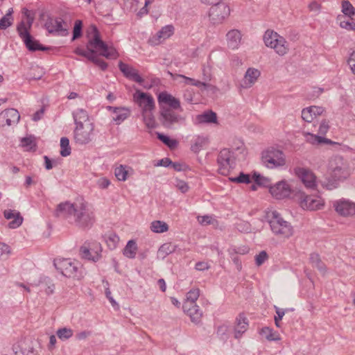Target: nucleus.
I'll use <instances>...</instances> for the list:
<instances>
[{
  "label": "nucleus",
  "mask_w": 355,
  "mask_h": 355,
  "mask_svg": "<svg viewBox=\"0 0 355 355\" xmlns=\"http://www.w3.org/2000/svg\"><path fill=\"white\" fill-rule=\"evenodd\" d=\"M32 26H28V22L21 21L17 26V31L19 37L24 41L26 48L31 51L37 50L45 51L47 48L42 46L38 41L34 40L29 33Z\"/></svg>",
  "instance_id": "1a4fd4ad"
},
{
  "label": "nucleus",
  "mask_w": 355,
  "mask_h": 355,
  "mask_svg": "<svg viewBox=\"0 0 355 355\" xmlns=\"http://www.w3.org/2000/svg\"><path fill=\"white\" fill-rule=\"evenodd\" d=\"M73 116L76 125L91 122L87 111L83 109H78L73 112Z\"/></svg>",
  "instance_id": "c9c22d12"
},
{
  "label": "nucleus",
  "mask_w": 355,
  "mask_h": 355,
  "mask_svg": "<svg viewBox=\"0 0 355 355\" xmlns=\"http://www.w3.org/2000/svg\"><path fill=\"white\" fill-rule=\"evenodd\" d=\"M342 12L349 17L355 15V8L348 1H343L342 3Z\"/></svg>",
  "instance_id": "8fccbe9b"
},
{
  "label": "nucleus",
  "mask_w": 355,
  "mask_h": 355,
  "mask_svg": "<svg viewBox=\"0 0 355 355\" xmlns=\"http://www.w3.org/2000/svg\"><path fill=\"white\" fill-rule=\"evenodd\" d=\"M178 76L184 80V83L196 86L200 89L202 88V85L203 82L187 77L184 75H178Z\"/></svg>",
  "instance_id": "5fc2aeb1"
},
{
  "label": "nucleus",
  "mask_w": 355,
  "mask_h": 355,
  "mask_svg": "<svg viewBox=\"0 0 355 355\" xmlns=\"http://www.w3.org/2000/svg\"><path fill=\"white\" fill-rule=\"evenodd\" d=\"M150 230L155 233H164L168 230V225L162 220H154L150 223Z\"/></svg>",
  "instance_id": "58836bf2"
},
{
  "label": "nucleus",
  "mask_w": 355,
  "mask_h": 355,
  "mask_svg": "<svg viewBox=\"0 0 355 355\" xmlns=\"http://www.w3.org/2000/svg\"><path fill=\"white\" fill-rule=\"evenodd\" d=\"M252 179L258 185L263 187H269L271 182L269 178L263 176L257 173H253Z\"/></svg>",
  "instance_id": "79ce46f5"
},
{
  "label": "nucleus",
  "mask_w": 355,
  "mask_h": 355,
  "mask_svg": "<svg viewBox=\"0 0 355 355\" xmlns=\"http://www.w3.org/2000/svg\"><path fill=\"white\" fill-rule=\"evenodd\" d=\"M64 23L63 19L61 18L48 16L44 24V27L51 34L66 36L68 35V29L63 27Z\"/></svg>",
  "instance_id": "2eb2a0df"
},
{
  "label": "nucleus",
  "mask_w": 355,
  "mask_h": 355,
  "mask_svg": "<svg viewBox=\"0 0 355 355\" xmlns=\"http://www.w3.org/2000/svg\"><path fill=\"white\" fill-rule=\"evenodd\" d=\"M348 64L352 71V73L355 75V51H354L351 54L348 59Z\"/></svg>",
  "instance_id": "774afa93"
},
{
  "label": "nucleus",
  "mask_w": 355,
  "mask_h": 355,
  "mask_svg": "<svg viewBox=\"0 0 355 355\" xmlns=\"http://www.w3.org/2000/svg\"><path fill=\"white\" fill-rule=\"evenodd\" d=\"M340 26L343 28L347 30H355V23L349 21H342Z\"/></svg>",
  "instance_id": "338daca9"
},
{
  "label": "nucleus",
  "mask_w": 355,
  "mask_h": 355,
  "mask_svg": "<svg viewBox=\"0 0 355 355\" xmlns=\"http://www.w3.org/2000/svg\"><path fill=\"white\" fill-rule=\"evenodd\" d=\"M82 27H83V22L81 20H76L75 21L73 30V38L72 40H74L76 38L79 37L81 35L82 32Z\"/></svg>",
  "instance_id": "603ef678"
},
{
  "label": "nucleus",
  "mask_w": 355,
  "mask_h": 355,
  "mask_svg": "<svg viewBox=\"0 0 355 355\" xmlns=\"http://www.w3.org/2000/svg\"><path fill=\"white\" fill-rule=\"evenodd\" d=\"M266 221L269 223L272 232L281 239H288L294 233L293 227L285 220L281 214L272 208L265 211Z\"/></svg>",
  "instance_id": "20e7f679"
},
{
  "label": "nucleus",
  "mask_w": 355,
  "mask_h": 355,
  "mask_svg": "<svg viewBox=\"0 0 355 355\" xmlns=\"http://www.w3.org/2000/svg\"><path fill=\"white\" fill-rule=\"evenodd\" d=\"M157 100L159 104L167 105L174 110H178L181 108L179 99L176 98L173 95L166 92H162L159 93L157 97Z\"/></svg>",
  "instance_id": "393cba45"
},
{
  "label": "nucleus",
  "mask_w": 355,
  "mask_h": 355,
  "mask_svg": "<svg viewBox=\"0 0 355 355\" xmlns=\"http://www.w3.org/2000/svg\"><path fill=\"white\" fill-rule=\"evenodd\" d=\"M309 9L311 12L319 13L321 9V5L317 1H312L309 4Z\"/></svg>",
  "instance_id": "0e129e2a"
},
{
  "label": "nucleus",
  "mask_w": 355,
  "mask_h": 355,
  "mask_svg": "<svg viewBox=\"0 0 355 355\" xmlns=\"http://www.w3.org/2000/svg\"><path fill=\"white\" fill-rule=\"evenodd\" d=\"M268 258V255L265 251L261 252L255 257V261L257 266H261Z\"/></svg>",
  "instance_id": "052dcab7"
},
{
  "label": "nucleus",
  "mask_w": 355,
  "mask_h": 355,
  "mask_svg": "<svg viewBox=\"0 0 355 355\" xmlns=\"http://www.w3.org/2000/svg\"><path fill=\"white\" fill-rule=\"evenodd\" d=\"M270 194L276 199H284L289 198L293 193L288 181L283 180L269 187Z\"/></svg>",
  "instance_id": "4468645a"
},
{
  "label": "nucleus",
  "mask_w": 355,
  "mask_h": 355,
  "mask_svg": "<svg viewBox=\"0 0 355 355\" xmlns=\"http://www.w3.org/2000/svg\"><path fill=\"white\" fill-rule=\"evenodd\" d=\"M132 169L126 165H119L114 169V175L119 181H125L128 176L132 174Z\"/></svg>",
  "instance_id": "2f4dec72"
},
{
  "label": "nucleus",
  "mask_w": 355,
  "mask_h": 355,
  "mask_svg": "<svg viewBox=\"0 0 355 355\" xmlns=\"http://www.w3.org/2000/svg\"><path fill=\"white\" fill-rule=\"evenodd\" d=\"M298 202L304 210L317 211L324 208V200L318 195H307L304 192L298 194Z\"/></svg>",
  "instance_id": "9d476101"
},
{
  "label": "nucleus",
  "mask_w": 355,
  "mask_h": 355,
  "mask_svg": "<svg viewBox=\"0 0 355 355\" xmlns=\"http://www.w3.org/2000/svg\"><path fill=\"white\" fill-rule=\"evenodd\" d=\"M173 251V247L170 243H164L159 248L157 256L162 259L171 254Z\"/></svg>",
  "instance_id": "49530a36"
},
{
  "label": "nucleus",
  "mask_w": 355,
  "mask_h": 355,
  "mask_svg": "<svg viewBox=\"0 0 355 355\" xmlns=\"http://www.w3.org/2000/svg\"><path fill=\"white\" fill-rule=\"evenodd\" d=\"M259 334L268 341H279L281 336L277 331L269 327H264L259 331Z\"/></svg>",
  "instance_id": "473e14b6"
},
{
  "label": "nucleus",
  "mask_w": 355,
  "mask_h": 355,
  "mask_svg": "<svg viewBox=\"0 0 355 355\" xmlns=\"http://www.w3.org/2000/svg\"><path fill=\"white\" fill-rule=\"evenodd\" d=\"M294 173L306 188L315 189L316 187V176L310 169L297 167L294 169Z\"/></svg>",
  "instance_id": "dca6fc26"
},
{
  "label": "nucleus",
  "mask_w": 355,
  "mask_h": 355,
  "mask_svg": "<svg viewBox=\"0 0 355 355\" xmlns=\"http://www.w3.org/2000/svg\"><path fill=\"white\" fill-rule=\"evenodd\" d=\"M336 211L344 217H349L355 215V202L346 199H340L333 202Z\"/></svg>",
  "instance_id": "f3484780"
},
{
  "label": "nucleus",
  "mask_w": 355,
  "mask_h": 355,
  "mask_svg": "<svg viewBox=\"0 0 355 355\" xmlns=\"http://www.w3.org/2000/svg\"><path fill=\"white\" fill-rule=\"evenodd\" d=\"M175 186L183 193H187L189 189L188 184L185 181L180 179L175 180Z\"/></svg>",
  "instance_id": "864d4df0"
},
{
  "label": "nucleus",
  "mask_w": 355,
  "mask_h": 355,
  "mask_svg": "<svg viewBox=\"0 0 355 355\" xmlns=\"http://www.w3.org/2000/svg\"><path fill=\"white\" fill-rule=\"evenodd\" d=\"M248 320L243 315H239L236 319L234 326V338H240L248 329Z\"/></svg>",
  "instance_id": "cd10ccee"
},
{
  "label": "nucleus",
  "mask_w": 355,
  "mask_h": 355,
  "mask_svg": "<svg viewBox=\"0 0 355 355\" xmlns=\"http://www.w3.org/2000/svg\"><path fill=\"white\" fill-rule=\"evenodd\" d=\"M161 116L163 119V124L166 127H170L173 124L184 120L181 116L177 114L168 108L164 109L161 112Z\"/></svg>",
  "instance_id": "bb28decb"
},
{
  "label": "nucleus",
  "mask_w": 355,
  "mask_h": 355,
  "mask_svg": "<svg viewBox=\"0 0 355 355\" xmlns=\"http://www.w3.org/2000/svg\"><path fill=\"white\" fill-rule=\"evenodd\" d=\"M4 216L8 220H11L8 224V227L12 229H15L19 227L22 222L23 218L20 216L19 212L15 210H5Z\"/></svg>",
  "instance_id": "7c9ffc66"
},
{
  "label": "nucleus",
  "mask_w": 355,
  "mask_h": 355,
  "mask_svg": "<svg viewBox=\"0 0 355 355\" xmlns=\"http://www.w3.org/2000/svg\"><path fill=\"white\" fill-rule=\"evenodd\" d=\"M56 334L60 340H64L70 338L73 336V331L70 328L63 327L58 329Z\"/></svg>",
  "instance_id": "de8ad7c7"
},
{
  "label": "nucleus",
  "mask_w": 355,
  "mask_h": 355,
  "mask_svg": "<svg viewBox=\"0 0 355 355\" xmlns=\"http://www.w3.org/2000/svg\"><path fill=\"white\" fill-rule=\"evenodd\" d=\"M227 46L230 49L236 50L239 48L242 42V34L237 29H232L226 34Z\"/></svg>",
  "instance_id": "b1692460"
},
{
  "label": "nucleus",
  "mask_w": 355,
  "mask_h": 355,
  "mask_svg": "<svg viewBox=\"0 0 355 355\" xmlns=\"http://www.w3.org/2000/svg\"><path fill=\"white\" fill-rule=\"evenodd\" d=\"M343 181L341 179L329 175L321 181V185L327 190H333L338 188L340 182Z\"/></svg>",
  "instance_id": "f704fd0d"
},
{
  "label": "nucleus",
  "mask_w": 355,
  "mask_h": 355,
  "mask_svg": "<svg viewBox=\"0 0 355 355\" xmlns=\"http://www.w3.org/2000/svg\"><path fill=\"white\" fill-rule=\"evenodd\" d=\"M60 155L67 157L71 153V148L69 146V141L67 137H62L60 139Z\"/></svg>",
  "instance_id": "a18cd8bd"
},
{
  "label": "nucleus",
  "mask_w": 355,
  "mask_h": 355,
  "mask_svg": "<svg viewBox=\"0 0 355 355\" xmlns=\"http://www.w3.org/2000/svg\"><path fill=\"white\" fill-rule=\"evenodd\" d=\"M157 138L161 140L164 144L168 146L170 148H174L177 146L178 142L175 139H172L168 137L161 134L159 132H157Z\"/></svg>",
  "instance_id": "09e8293b"
},
{
  "label": "nucleus",
  "mask_w": 355,
  "mask_h": 355,
  "mask_svg": "<svg viewBox=\"0 0 355 355\" xmlns=\"http://www.w3.org/2000/svg\"><path fill=\"white\" fill-rule=\"evenodd\" d=\"M133 101L141 111V116L145 125L149 129L155 128L156 127L154 115L155 102L153 96L149 93L136 89L133 94Z\"/></svg>",
  "instance_id": "7ed1b4c3"
},
{
  "label": "nucleus",
  "mask_w": 355,
  "mask_h": 355,
  "mask_svg": "<svg viewBox=\"0 0 355 355\" xmlns=\"http://www.w3.org/2000/svg\"><path fill=\"white\" fill-rule=\"evenodd\" d=\"M230 180L239 184H249L251 182L250 176L248 174L241 172L236 177H230Z\"/></svg>",
  "instance_id": "c03bdc74"
},
{
  "label": "nucleus",
  "mask_w": 355,
  "mask_h": 355,
  "mask_svg": "<svg viewBox=\"0 0 355 355\" xmlns=\"http://www.w3.org/2000/svg\"><path fill=\"white\" fill-rule=\"evenodd\" d=\"M324 108L318 106H311L302 111V118L306 122H311L318 116L322 114Z\"/></svg>",
  "instance_id": "c85d7f7f"
},
{
  "label": "nucleus",
  "mask_w": 355,
  "mask_h": 355,
  "mask_svg": "<svg viewBox=\"0 0 355 355\" xmlns=\"http://www.w3.org/2000/svg\"><path fill=\"white\" fill-rule=\"evenodd\" d=\"M261 76L259 69L254 67H249L244 73L241 81L240 87L242 89H248L253 87Z\"/></svg>",
  "instance_id": "6ab92c4d"
},
{
  "label": "nucleus",
  "mask_w": 355,
  "mask_h": 355,
  "mask_svg": "<svg viewBox=\"0 0 355 355\" xmlns=\"http://www.w3.org/2000/svg\"><path fill=\"white\" fill-rule=\"evenodd\" d=\"M101 251L102 248L98 243H94L91 247L84 245L80 250V255L83 258L94 262L101 258Z\"/></svg>",
  "instance_id": "aec40b11"
},
{
  "label": "nucleus",
  "mask_w": 355,
  "mask_h": 355,
  "mask_svg": "<svg viewBox=\"0 0 355 355\" xmlns=\"http://www.w3.org/2000/svg\"><path fill=\"white\" fill-rule=\"evenodd\" d=\"M261 160L263 165L270 169L283 167L286 164L284 152L275 146L268 147L262 152Z\"/></svg>",
  "instance_id": "423d86ee"
},
{
  "label": "nucleus",
  "mask_w": 355,
  "mask_h": 355,
  "mask_svg": "<svg viewBox=\"0 0 355 355\" xmlns=\"http://www.w3.org/2000/svg\"><path fill=\"white\" fill-rule=\"evenodd\" d=\"M107 110L112 112V119L116 125L121 124L130 115V110L125 107L108 106Z\"/></svg>",
  "instance_id": "5701e85b"
},
{
  "label": "nucleus",
  "mask_w": 355,
  "mask_h": 355,
  "mask_svg": "<svg viewBox=\"0 0 355 355\" xmlns=\"http://www.w3.org/2000/svg\"><path fill=\"white\" fill-rule=\"evenodd\" d=\"M21 146L27 151L34 150L36 147L35 138L33 136L22 138Z\"/></svg>",
  "instance_id": "ea45409f"
},
{
  "label": "nucleus",
  "mask_w": 355,
  "mask_h": 355,
  "mask_svg": "<svg viewBox=\"0 0 355 355\" xmlns=\"http://www.w3.org/2000/svg\"><path fill=\"white\" fill-rule=\"evenodd\" d=\"M23 14L26 17V21L28 22V26H32L34 21L33 15L26 8L23 9Z\"/></svg>",
  "instance_id": "e2e57ef3"
},
{
  "label": "nucleus",
  "mask_w": 355,
  "mask_h": 355,
  "mask_svg": "<svg viewBox=\"0 0 355 355\" xmlns=\"http://www.w3.org/2000/svg\"><path fill=\"white\" fill-rule=\"evenodd\" d=\"M20 119L19 112L14 108L6 109L0 113V126H11L18 123Z\"/></svg>",
  "instance_id": "a211bd4d"
},
{
  "label": "nucleus",
  "mask_w": 355,
  "mask_h": 355,
  "mask_svg": "<svg viewBox=\"0 0 355 355\" xmlns=\"http://www.w3.org/2000/svg\"><path fill=\"white\" fill-rule=\"evenodd\" d=\"M200 291L198 288L191 289L187 293L186 300L184 303L196 304V301L198 299Z\"/></svg>",
  "instance_id": "37998d69"
},
{
  "label": "nucleus",
  "mask_w": 355,
  "mask_h": 355,
  "mask_svg": "<svg viewBox=\"0 0 355 355\" xmlns=\"http://www.w3.org/2000/svg\"><path fill=\"white\" fill-rule=\"evenodd\" d=\"M194 96V92L192 89H186L184 92V99L188 103H192Z\"/></svg>",
  "instance_id": "69168bd1"
},
{
  "label": "nucleus",
  "mask_w": 355,
  "mask_h": 355,
  "mask_svg": "<svg viewBox=\"0 0 355 355\" xmlns=\"http://www.w3.org/2000/svg\"><path fill=\"white\" fill-rule=\"evenodd\" d=\"M53 263L57 270L66 277L80 279L83 277L82 266L77 261L56 259Z\"/></svg>",
  "instance_id": "39448f33"
},
{
  "label": "nucleus",
  "mask_w": 355,
  "mask_h": 355,
  "mask_svg": "<svg viewBox=\"0 0 355 355\" xmlns=\"http://www.w3.org/2000/svg\"><path fill=\"white\" fill-rule=\"evenodd\" d=\"M182 309L184 312L190 317L193 322L198 323L200 321L202 313L196 304L184 303Z\"/></svg>",
  "instance_id": "a878e982"
},
{
  "label": "nucleus",
  "mask_w": 355,
  "mask_h": 355,
  "mask_svg": "<svg viewBox=\"0 0 355 355\" xmlns=\"http://www.w3.org/2000/svg\"><path fill=\"white\" fill-rule=\"evenodd\" d=\"M87 49V50H84L77 48L75 53L77 55L87 58L89 60L93 59L96 52L108 59H115L118 56L116 49L113 46L105 44L100 38L99 33L96 28H94L93 37L89 40Z\"/></svg>",
  "instance_id": "f03ea898"
},
{
  "label": "nucleus",
  "mask_w": 355,
  "mask_h": 355,
  "mask_svg": "<svg viewBox=\"0 0 355 355\" xmlns=\"http://www.w3.org/2000/svg\"><path fill=\"white\" fill-rule=\"evenodd\" d=\"M105 241L107 247L113 250L116 248L119 241V237L114 233H109L105 236Z\"/></svg>",
  "instance_id": "a19ab883"
},
{
  "label": "nucleus",
  "mask_w": 355,
  "mask_h": 355,
  "mask_svg": "<svg viewBox=\"0 0 355 355\" xmlns=\"http://www.w3.org/2000/svg\"><path fill=\"white\" fill-rule=\"evenodd\" d=\"M209 143V139L207 136L198 135L193 139L191 145V150L194 153L199 152L201 149L205 147Z\"/></svg>",
  "instance_id": "72a5a7b5"
},
{
  "label": "nucleus",
  "mask_w": 355,
  "mask_h": 355,
  "mask_svg": "<svg viewBox=\"0 0 355 355\" xmlns=\"http://www.w3.org/2000/svg\"><path fill=\"white\" fill-rule=\"evenodd\" d=\"M230 14V8L229 6L223 2L213 5L209 12L210 21L214 24L222 23Z\"/></svg>",
  "instance_id": "ddd939ff"
},
{
  "label": "nucleus",
  "mask_w": 355,
  "mask_h": 355,
  "mask_svg": "<svg viewBox=\"0 0 355 355\" xmlns=\"http://www.w3.org/2000/svg\"><path fill=\"white\" fill-rule=\"evenodd\" d=\"M110 181L107 178L103 177L97 180V185L99 188L105 189L110 185Z\"/></svg>",
  "instance_id": "bf43d9fd"
},
{
  "label": "nucleus",
  "mask_w": 355,
  "mask_h": 355,
  "mask_svg": "<svg viewBox=\"0 0 355 355\" xmlns=\"http://www.w3.org/2000/svg\"><path fill=\"white\" fill-rule=\"evenodd\" d=\"M11 253L9 245L4 243L0 242V259H6Z\"/></svg>",
  "instance_id": "3c124183"
},
{
  "label": "nucleus",
  "mask_w": 355,
  "mask_h": 355,
  "mask_svg": "<svg viewBox=\"0 0 355 355\" xmlns=\"http://www.w3.org/2000/svg\"><path fill=\"white\" fill-rule=\"evenodd\" d=\"M263 42L267 47L273 49L280 56L285 55L289 51V45L286 39L273 31L268 30L265 32Z\"/></svg>",
  "instance_id": "0eeeda50"
},
{
  "label": "nucleus",
  "mask_w": 355,
  "mask_h": 355,
  "mask_svg": "<svg viewBox=\"0 0 355 355\" xmlns=\"http://www.w3.org/2000/svg\"><path fill=\"white\" fill-rule=\"evenodd\" d=\"M91 61L98 65L102 70H105L107 67V63L98 58L96 54L94 55L93 59H92Z\"/></svg>",
  "instance_id": "680f3d73"
},
{
  "label": "nucleus",
  "mask_w": 355,
  "mask_h": 355,
  "mask_svg": "<svg viewBox=\"0 0 355 355\" xmlns=\"http://www.w3.org/2000/svg\"><path fill=\"white\" fill-rule=\"evenodd\" d=\"M119 68L127 78L141 85L144 82V78L140 76L138 71L133 67L120 62L119 63Z\"/></svg>",
  "instance_id": "4be33fe9"
},
{
  "label": "nucleus",
  "mask_w": 355,
  "mask_h": 355,
  "mask_svg": "<svg viewBox=\"0 0 355 355\" xmlns=\"http://www.w3.org/2000/svg\"><path fill=\"white\" fill-rule=\"evenodd\" d=\"M174 27L172 25H166L161 28L155 35L148 40L151 45H158L171 37L174 33Z\"/></svg>",
  "instance_id": "412c9836"
},
{
  "label": "nucleus",
  "mask_w": 355,
  "mask_h": 355,
  "mask_svg": "<svg viewBox=\"0 0 355 355\" xmlns=\"http://www.w3.org/2000/svg\"><path fill=\"white\" fill-rule=\"evenodd\" d=\"M137 252V245L133 240L129 241L123 249V255L128 259H134Z\"/></svg>",
  "instance_id": "e433bc0d"
},
{
  "label": "nucleus",
  "mask_w": 355,
  "mask_h": 355,
  "mask_svg": "<svg viewBox=\"0 0 355 355\" xmlns=\"http://www.w3.org/2000/svg\"><path fill=\"white\" fill-rule=\"evenodd\" d=\"M310 262L311 263L312 266L318 268V270L322 275H324L326 273L327 270L325 265L322 262L318 254L313 253L310 255Z\"/></svg>",
  "instance_id": "4c0bfd02"
},
{
  "label": "nucleus",
  "mask_w": 355,
  "mask_h": 355,
  "mask_svg": "<svg viewBox=\"0 0 355 355\" xmlns=\"http://www.w3.org/2000/svg\"><path fill=\"white\" fill-rule=\"evenodd\" d=\"M217 162L218 171L223 175H227L234 168V162L232 152L227 149H223L218 154Z\"/></svg>",
  "instance_id": "f8f14e48"
},
{
  "label": "nucleus",
  "mask_w": 355,
  "mask_h": 355,
  "mask_svg": "<svg viewBox=\"0 0 355 355\" xmlns=\"http://www.w3.org/2000/svg\"><path fill=\"white\" fill-rule=\"evenodd\" d=\"M195 124L202 123H218L217 115L211 110L206 111L196 116L193 119Z\"/></svg>",
  "instance_id": "c756f323"
},
{
  "label": "nucleus",
  "mask_w": 355,
  "mask_h": 355,
  "mask_svg": "<svg viewBox=\"0 0 355 355\" xmlns=\"http://www.w3.org/2000/svg\"><path fill=\"white\" fill-rule=\"evenodd\" d=\"M327 171L329 175L343 180H346L350 175L347 162L340 156L333 157L329 160Z\"/></svg>",
  "instance_id": "6e6552de"
},
{
  "label": "nucleus",
  "mask_w": 355,
  "mask_h": 355,
  "mask_svg": "<svg viewBox=\"0 0 355 355\" xmlns=\"http://www.w3.org/2000/svg\"><path fill=\"white\" fill-rule=\"evenodd\" d=\"M306 139L310 143L315 144H320L324 141L325 139H324L322 137H319L313 134H307L306 135Z\"/></svg>",
  "instance_id": "4d7b16f0"
},
{
  "label": "nucleus",
  "mask_w": 355,
  "mask_h": 355,
  "mask_svg": "<svg viewBox=\"0 0 355 355\" xmlns=\"http://www.w3.org/2000/svg\"><path fill=\"white\" fill-rule=\"evenodd\" d=\"M94 130V125L92 122L76 125L73 132L75 141L79 144H88L93 138Z\"/></svg>",
  "instance_id": "9b49d317"
},
{
  "label": "nucleus",
  "mask_w": 355,
  "mask_h": 355,
  "mask_svg": "<svg viewBox=\"0 0 355 355\" xmlns=\"http://www.w3.org/2000/svg\"><path fill=\"white\" fill-rule=\"evenodd\" d=\"M236 228L239 232H248L250 231V225L248 222L241 221L236 224Z\"/></svg>",
  "instance_id": "13d9d810"
},
{
  "label": "nucleus",
  "mask_w": 355,
  "mask_h": 355,
  "mask_svg": "<svg viewBox=\"0 0 355 355\" xmlns=\"http://www.w3.org/2000/svg\"><path fill=\"white\" fill-rule=\"evenodd\" d=\"M13 23V18H9L6 16H3L0 19V30H6L10 27Z\"/></svg>",
  "instance_id": "6e6d98bb"
},
{
  "label": "nucleus",
  "mask_w": 355,
  "mask_h": 355,
  "mask_svg": "<svg viewBox=\"0 0 355 355\" xmlns=\"http://www.w3.org/2000/svg\"><path fill=\"white\" fill-rule=\"evenodd\" d=\"M55 214L81 228L90 227L94 221V214L83 198L60 203L57 206Z\"/></svg>",
  "instance_id": "f257e3e1"
}]
</instances>
